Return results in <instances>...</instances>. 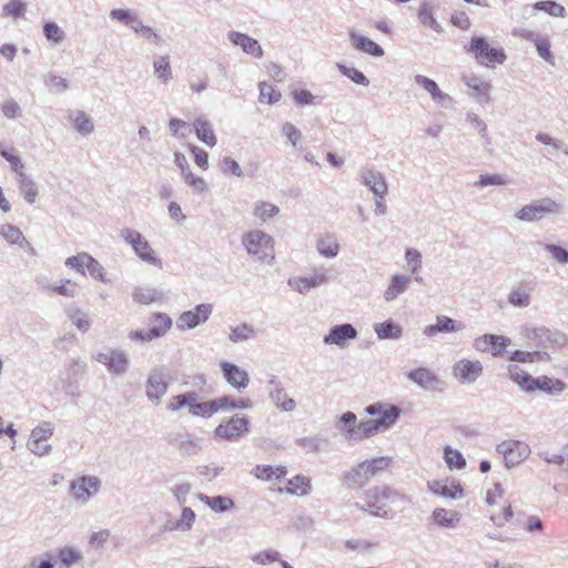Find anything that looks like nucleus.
Listing matches in <instances>:
<instances>
[{"label": "nucleus", "instance_id": "54", "mask_svg": "<svg viewBox=\"0 0 568 568\" xmlns=\"http://www.w3.org/2000/svg\"><path fill=\"white\" fill-rule=\"evenodd\" d=\"M444 459L450 469H464L466 467V460L462 453L449 446H446L444 449Z\"/></svg>", "mask_w": 568, "mask_h": 568}, {"label": "nucleus", "instance_id": "32", "mask_svg": "<svg viewBox=\"0 0 568 568\" xmlns=\"http://www.w3.org/2000/svg\"><path fill=\"white\" fill-rule=\"evenodd\" d=\"M197 498L215 513H226L235 508L233 499L227 496H207L199 494Z\"/></svg>", "mask_w": 568, "mask_h": 568}, {"label": "nucleus", "instance_id": "56", "mask_svg": "<svg viewBox=\"0 0 568 568\" xmlns=\"http://www.w3.org/2000/svg\"><path fill=\"white\" fill-rule=\"evenodd\" d=\"M467 122L475 129L484 141V144H490L491 140L487 132V124L476 113L468 112L466 115Z\"/></svg>", "mask_w": 568, "mask_h": 568}, {"label": "nucleus", "instance_id": "23", "mask_svg": "<svg viewBox=\"0 0 568 568\" xmlns=\"http://www.w3.org/2000/svg\"><path fill=\"white\" fill-rule=\"evenodd\" d=\"M268 386V396L278 409L282 412H293L295 409V400L287 395L282 383L275 376H271Z\"/></svg>", "mask_w": 568, "mask_h": 568}, {"label": "nucleus", "instance_id": "60", "mask_svg": "<svg viewBox=\"0 0 568 568\" xmlns=\"http://www.w3.org/2000/svg\"><path fill=\"white\" fill-rule=\"evenodd\" d=\"M48 288L69 298L75 297L78 294V285L71 280H62L59 285H51Z\"/></svg>", "mask_w": 568, "mask_h": 568}, {"label": "nucleus", "instance_id": "22", "mask_svg": "<svg viewBox=\"0 0 568 568\" xmlns=\"http://www.w3.org/2000/svg\"><path fill=\"white\" fill-rule=\"evenodd\" d=\"M220 367L224 379L233 388L242 390L248 386L250 376L246 371L230 362H222Z\"/></svg>", "mask_w": 568, "mask_h": 568}, {"label": "nucleus", "instance_id": "48", "mask_svg": "<svg viewBox=\"0 0 568 568\" xmlns=\"http://www.w3.org/2000/svg\"><path fill=\"white\" fill-rule=\"evenodd\" d=\"M509 378L516 383L523 390L528 392L532 382V376L523 371L518 365L508 366Z\"/></svg>", "mask_w": 568, "mask_h": 568}, {"label": "nucleus", "instance_id": "61", "mask_svg": "<svg viewBox=\"0 0 568 568\" xmlns=\"http://www.w3.org/2000/svg\"><path fill=\"white\" fill-rule=\"evenodd\" d=\"M190 413L194 416L211 417L213 414L217 413L216 398L192 405Z\"/></svg>", "mask_w": 568, "mask_h": 568}, {"label": "nucleus", "instance_id": "62", "mask_svg": "<svg viewBox=\"0 0 568 568\" xmlns=\"http://www.w3.org/2000/svg\"><path fill=\"white\" fill-rule=\"evenodd\" d=\"M27 11V4L21 0H10L2 8L3 16H10L14 19L21 18Z\"/></svg>", "mask_w": 568, "mask_h": 568}, {"label": "nucleus", "instance_id": "6", "mask_svg": "<svg viewBox=\"0 0 568 568\" xmlns=\"http://www.w3.org/2000/svg\"><path fill=\"white\" fill-rule=\"evenodd\" d=\"M466 52L473 53L476 61L485 67H494L496 63L501 64L506 61V53L501 48H493L484 37H473L468 45L465 47Z\"/></svg>", "mask_w": 568, "mask_h": 568}, {"label": "nucleus", "instance_id": "15", "mask_svg": "<svg viewBox=\"0 0 568 568\" xmlns=\"http://www.w3.org/2000/svg\"><path fill=\"white\" fill-rule=\"evenodd\" d=\"M358 180L375 196L385 197L388 193V184L385 175L374 168H363L358 173Z\"/></svg>", "mask_w": 568, "mask_h": 568}, {"label": "nucleus", "instance_id": "35", "mask_svg": "<svg viewBox=\"0 0 568 568\" xmlns=\"http://www.w3.org/2000/svg\"><path fill=\"white\" fill-rule=\"evenodd\" d=\"M417 17H418L419 22L423 26L428 27L436 32L443 31L440 24L436 21L435 17H434V7L429 0L420 1L419 8L417 11Z\"/></svg>", "mask_w": 568, "mask_h": 568}, {"label": "nucleus", "instance_id": "2", "mask_svg": "<svg viewBox=\"0 0 568 568\" xmlns=\"http://www.w3.org/2000/svg\"><path fill=\"white\" fill-rule=\"evenodd\" d=\"M241 244L254 261L273 265L275 261V241L266 232L255 229L241 235Z\"/></svg>", "mask_w": 568, "mask_h": 568}, {"label": "nucleus", "instance_id": "42", "mask_svg": "<svg viewBox=\"0 0 568 568\" xmlns=\"http://www.w3.org/2000/svg\"><path fill=\"white\" fill-rule=\"evenodd\" d=\"M69 120L72 122L75 130L82 135L91 134L94 130L90 115L84 111L71 112L69 114Z\"/></svg>", "mask_w": 568, "mask_h": 568}, {"label": "nucleus", "instance_id": "29", "mask_svg": "<svg viewBox=\"0 0 568 568\" xmlns=\"http://www.w3.org/2000/svg\"><path fill=\"white\" fill-rule=\"evenodd\" d=\"M462 519V516L456 510H447L437 507L432 513L433 523L439 528H456Z\"/></svg>", "mask_w": 568, "mask_h": 568}, {"label": "nucleus", "instance_id": "37", "mask_svg": "<svg viewBox=\"0 0 568 568\" xmlns=\"http://www.w3.org/2000/svg\"><path fill=\"white\" fill-rule=\"evenodd\" d=\"M374 331L379 339H399L403 335V328L392 320L374 325Z\"/></svg>", "mask_w": 568, "mask_h": 568}, {"label": "nucleus", "instance_id": "59", "mask_svg": "<svg viewBox=\"0 0 568 568\" xmlns=\"http://www.w3.org/2000/svg\"><path fill=\"white\" fill-rule=\"evenodd\" d=\"M69 318L71 320L72 324L83 333L88 332L91 327L88 314L80 308L70 310Z\"/></svg>", "mask_w": 568, "mask_h": 568}, {"label": "nucleus", "instance_id": "47", "mask_svg": "<svg viewBox=\"0 0 568 568\" xmlns=\"http://www.w3.org/2000/svg\"><path fill=\"white\" fill-rule=\"evenodd\" d=\"M133 301L140 304H151L161 301L163 293L153 287H136L132 293Z\"/></svg>", "mask_w": 568, "mask_h": 568}, {"label": "nucleus", "instance_id": "53", "mask_svg": "<svg viewBox=\"0 0 568 568\" xmlns=\"http://www.w3.org/2000/svg\"><path fill=\"white\" fill-rule=\"evenodd\" d=\"M57 555L60 562L65 567H70L82 560V554L73 547L59 548Z\"/></svg>", "mask_w": 568, "mask_h": 568}, {"label": "nucleus", "instance_id": "49", "mask_svg": "<svg viewBox=\"0 0 568 568\" xmlns=\"http://www.w3.org/2000/svg\"><path fill=\"white\" fill-rule=\"evenodd\" d=\"M530 293L531 288L519 286L514 290L508 295V302L517 307H527L530 304Z\"/></svg>", "mask_w": 568, "mask_h": 568}, {"label": "nucleus", "instance_id": "1", "mask_svg": "<svg viewBox=\"0 0 568 568\" xmlns=\"http://www.w3.org/2000/svg\"><path fill=\"white\" fill-rule=\"evenodd\" d=\"M406 503H409V499L405 495L387 485H382L368 488L364 493V504H356V507L375 517L388 518L393 506H402Z\"/></svg>", "mask_w": 568, "mask_h": 568}, {"label": "nucleus", "instance_id": "45", "mask_svg": "<svg viewBox=\"0 0 568 568\" xmlns=\"http://www.w3.org/2000/svg\"><path fill=\"white\" fill-rule=\"evenodd\" d=\"M284 490L291 495L306 496L312 490L311 479L305 476L297 475L288 480Z\"/></svg>", "mask_w": 568, "mask_h": 568}, {"label": "nucleus", "instance_id": "3", "mask_svg": "<svg viewBox=\"0 0 568 568\" xmlns=\"http://www.w3.org/2000/svg\"><path fill=\"white\" fill-rule=\"evenodd\" d=\"M524 336L530 347L536 351H545L548 348L564 347L568 343V335L560 331H551L547 327L525 328Z\"/></svg>", "mask_w": 568, "mask_h": 568}, {"label": "nucleus", "instance_id": "31", "mask_svg": "<svg viewBox=\"0 0 568 568\" xmlns=\"http://www.w3.org/2000/svg\"><path fill=\"white\" fill-rule=\"evenodd\" d=\"M565 388V383L560 379H552L547 376L532 377L528 393L541 390L548 394H560Z\"/></svg>", "mask_w": 568, "mask_h": 568}, {"label": "nucleus", "instance_id": "9", "mask_svg": "<svg viewBox=\"0 0 568 568\" xmlns=\"http://www.w3.org/2000/svg\"><path fill=\"white\" fill-rule=\"evenodd\" d=\"M328 282L329 270L324 265H318L315 266L308 275L291 277L287 284L300 294L306 295L311 290L325 285Z\"/></svg>", "mask_w": 568, "mask_h": 568}, {"label": "nucleus", "instance_id": "46", "mask_svg": "<svg viewBox=\"0 0 568 568\" xmlns=\"http://www.w3.org/2000/svg\"><path fill=\"white\" fill-rule=\"evenodd\" d=\"M280 213V209L270 202L257 201L254 203L253 215L261 223H265Z\"/></svg>", "mask_w": 568, "mask_h": 568}, {"label": "nucleus", "instance_id": "57", "mask_svg": "<svg viewBox=\"0 0 568 568\" xmlns=\"http://www.w3.org/2000/svg\"><path fill=\"white\" fill-rule=\"evenodd\" d=\"M345 547L349 550L357 551L358 554H368L378 547L377 542L367 539L355 538L345 541Z\"/></svg>", "mask_w": 568, "mask_h": 568}, {"label": "nucleus", "instance_id": "17", "mask_svg": "<svg viewBox=\"0 0 568 568\" xmlns=\"http://www.w3.org/2000/svg\"><path fill=\"white\" fill-rule=\"evenodd\" d=\"M407 378L424 388L425 390H438L442 392L445 387V383L427 367H418L409 371L406 374Z\"/></svg>", "mask_w": 568, "mask_h": 568}, {"label": "nucleus", "instance_id": "8", "mask_svg": "<svg viewBox=\"0 0 568 568\" xmlns=\"http://www.w3.org/2000/svg\"><path fill=\"white\" fill-rule=\"evenodd\" d=\"M171 382L170 373L164 367H153L145 382V396L146 398L159 405L166 394Z\"/></svg>", "mask_w": 568, "mask_h": 568}, {"label": "nucleus", "instance_id": "58", "mask_svg": "<svg viewBox=\"0 0 568 568\" xmlns=\"http://www.w3.org/2000/svg\"><path fill=\"white\" fill-rule=\"evenodd\" d=\"M89 255V253L81 252L77 255L70 256L64 261V265L69 268L75 270L82 275H85Z\"/></svg>", "mask_w": 568, "mask_h": 568}, {"label": "nucleus", "instance_id": "63", "mask_svg": "<svg viewBox=\"0 0 568 568\" xmlns=\"http://www.w3.org/2000/svg\"><path fill=\"white\" fill-rule=\"evenodd\" d=\"M260 102L273 104L280 101L281 93L276 91L271 84L265 82L260 83Z\"/></svg>", "mask_w": 568, "mask_h": 568}, {"label": "nucleus", "instance_id": "40", "mask_svg": "<svg viewBox=\"0 0 568 568\" xmlns=\"http://www.w3.org/2000/svg\"><path fill=\"white\" fill-rule=\"evenodd\" d=\"M194 129L196 136L205 143L207 146H214L217 142L216 136L214 134L212 124L202 118H199L194 122Z\"/></svg>", "mask_w": 568, "mask_h": 568}, {"label": "nucleus", "instance_id": "50", "mask_svg": "<svg viewBox=\"0 0 568 568\" xmlns=\"http://www.w3.org/2000/svg\"><path fill=\"white\" fill-rule=\"evenodd\" d=\"M255 334V329L252 325L243 323L235 327H231L229 338L232 343L246 342L252 338Z\"/></svg>", "mask_w": 568, "mask_h": 568}, {"label": "nucleus", "instance_id": "51", "mask_svg": "<svg viewBox=\"0 0 568 568\" xmlns=\"http://www.w3.org/2000/svg\"><path fill=\"white\" fill-rule=\"evenodd\" d=\"M55 560L51 552L45 551L26 561L21 568H55Z\"/></svg>", "mask_w": 568, "mask_h": 568}, {"label": "nucleus", "instance_id": "16", "mask_svg": "<svg viewBox=\"0 0 568 568\" xmlns=\"http://www.w3.org/2000/svg\"><path fill=\"white\" fill-rule=\"evenodd\" d=\"M212 304H199L193 310L183 312L179 316L176 325L181 329H192L197 325L205 323L212 314Z\"/></svg>", "mask_w": 568, "mask_h": 568}, {"label": "nucleus", "instance_id": "33", "mask_svg": "<svg viewBox=\"0 0 568 568\" xmlns=\"http://www.w3.org/2000/svg\"><path fill=\"white\" fill-rule=\"evenodd\" d=\"M339 243L335 235L325 234L317 239L316 241V250L318 254L326 258H334L339 253Z\"/></svg>", "mask_w": 568, "mask_h": 568}, {"label": "nucleus", "instance_id": "36", "mask_svg": "<svg viewBox=\"0 0 568 568\" xmlns=\"http://www.w3.org/2000/svg\"><path fill=\"white\" fill-rule=\"evenodd\" d=\"M17 181L23 200L28 204H33L39 193L37 183L27 173L20 174V176L17 178Z\"/></svg>", "mask_w": 568, "mask_h": 568}, {"label": "nucleus", "instance_id": "5", "mask_svg": "<svg viewBox=\"0 0 568 568\" xmlns=\"http://www.w3.org/2000/svg\"><path fill=\"white\" fill-rule=\"evenodd\" d=\"M400 413L402 409L398 406L389 405L378 418L358 423L354 440L369 438L379 432L388 429L397 422Z\"/></svg>", "mask_w": 568, "mask_h": 568}, {"label": "nucleus", "instance_id": "64", "mask_svg": "<svg viewBox=\"0 0 568 568\" xmlns=\"http://www.w3.org/2000/svg\"><path fill=\"white\" fill-rule=\"evenodd\" d=\"M539 244L544 247V250L546 252H548L554 260H556L558 263L560 264H566L568 263V250H566L565 247L560 246V245H556V244H547V243H541L539 242Z\"/></svg>", "mask_w": 568, "mask_h": 568}, {"label": "nucleus", "instance_id": "13", "mask_svg": "<svg viewBox=\"0 0 568 568\" xmlns=\"http://www.w3.org/2000/svg\"><path fill=\"white\" fill-rule=\"evenodd\" d=\"M248 432L247 417L234 415L215 428L214 436L219 439L236 442Z\"/></svg>", "mask_w": 568, "mask_h": 568}, {"label": "nucleus", "instance_id": "20", "mask_svg": "<svg viewBox=\"0 0 568 568\" xmlns=\"http://www.w3.org/2000/svg\"><path fill=\"white\" fill-rule=\"evenodd\" d=\"M357 329L349 323L334 325L329 328L328 334L323 338L326 345H336L344 348L348 341L357 337Z\"/></svg>", "mask_w": 568, "mask_h": 568}, {"label": "nucleus", "instance_id": "12", "mask_svg": "<svg viewBox=\"0 0 568 568\" xmlns=\"http://www.w3.org/2000/svg\"><path fill=\"white\" fill-rule=\"evenodd\" d=\"M496 452L503 455L506 467L513 468L528 458L530 447L519 440H504L496 446Z\"/></svg>", "mask_w": 568, "mask_h": 568}, {"label": "nucleus", "instance_id": "26", "mask_svg": "<svg viewBox=\"0 0 568 568\" xmlns=\"http://www.w3.org/2000/svg\"><path fill=\"white\" fill-rule=\"evenodd\" d=\"M351 43L353 48L359 52L369 54L375 58H381L384 55L385 51L384 49L373 41L372 39L356 32V31H349L348 33Z\"/></svg>", "mask_w": 568, "mask_h": 568}, {"label": "nucleus", "instance_id": "39", "mask_svg": "<svg viewBox=\"0 0 568 568\" xmlns=\"http://www.w3.org/2000/svg\"><path fill=\"white\" fill-rule=\"evenodd\" d=\"M393 463V458L388 456H382V457H375L372 459H366L362 462V466H364L365 474L368 478V480L376 476L377 474L382 473L383 470L387 469L390 464Z\"/></svg>", "mask_w": 568, "mask_h": 568}, {"label": "nucleus", "instance_id": "24", "mask_svg": "<svg viewBox=\"0 0 568 568\" xmlns=\"http://www.w3.org/2000/svg\"><path fill=\"white\" fill-rule=\"evenodd\" d=\"M463 322L456 321L445 315H438L436 323L425 326L423 334L427 337H434L439 333H455L465 329Z\"/></svg>", "mask_w": 568, "mask_h": 568}, {"label": "nucleus", "instance_id": "41", "mask_svg": "<svg viewBox=\"0 0 568 568\" xmlns=\"http://www.w3.org/2000/svg\"><path fill=\"white\" fill-rule=\"evenodd\" d=\"M0 234L10 244H17L20 247H30V243L26 240L21 230L12 224H6L0 227Z\"/></svg>", "mask_w": 568, "mask_h": 568}, {"label": "nucleus", "instance_id": "27", "mask_svg": "<svg viewBox=\"0 0 568 568\" xmlns=\"http://www.w3.org/2000/svg\"><path fill=\"white\" fill-rule=\"evenodd\" d=\"M427 488L434 495L448 499H459L464 495L459 484L448 485V483L444 480H428Z\"/></svg>", "mask_w": 568, "mask_h": 568}, {"label": "nucleus", "instance_id": "44", "mask_svg": "<svg viewBox=\"0 0 568 568\" xmlns=\"http://www.w3.org/2000/svg\"><path fill=\"white\" fill-rule=\"evenodd\" d=\"M550 358V355L545 351H515L509 356L511 362L517 363L549 362Z\"/></svg>", "mask_w": 568, "mask_h": 568}, {"label": "nucleus", "instance_id": "25", "mask_svg": "<svg viewBox=\"0 0 568 568\" xmlns=\"http://www.w3.org/2000/svg\"><path fill=\"white\" fill-rule=\"evenodd\" d=\"M227 39L234 44L240 47L245 53L251 54L255 58L263 57V49L257 40L251 38L250 36L239 32V31H230L227 33Z\"/></svg>", "mask_w": 568, "mask_h": 568}, {"label": "nucleus", "instance_id": "43", "mask_svg": "<svg viewBox=\"0 0 568 568\" xmlns=\"http://www.w3.org/2000/svg\"><path fill=\"white\" fill-rule=\"evenodd\" d=\"M153 72L161 83H169V81L173 78L169 55H160L154 59Z\"/></svg>", "mask_w": 568, "mask_h": 568}, {"label": "nucleus", "instance_id": "18", "mask_svg": "<svg viewBox=\"0 0 568 568\" xmlns=\"http://www.w3.org/2000/svg\"><path fill=\"white\" fill-rule=\"evenodd\" d=\"M484 367L479 361L460 359L453 365V375L462 384L475 383L483 374Z\"/></svg>", "mask_w": 568, "mask_h": 568}, {"label": "nucleus", "instance_id": "21", "mask_svg": "<svg viewBox=\"0 0 568 568\" xmlns=\"http://www.w3.org/2000/svg\"><path fill=\"white\" fill-rule=\"evenodd\" d=\"M463 82L469 89V94L478 103H488L490 101L491 84L476 74H464Z\"/></svg>", "mask_w": 568, "mask_h": 568}, {"label": "nucleus", "instance_id": "55", "mask_svg": "<svg viewBox=\"0 0 568 568\" xmlns=\"http://www.w3.org/2000/svg\"><path fill=\"white\" fill-rule=\"evenodd\" d=\"M337 68L343 75L348 78L354 83L363 85V87L369 85V80L367 79V77L362 71L357 70L356 68L346 67L341 63L337 64Z\"/></svg>", "mask_w": 568, "mask_h": 568}, {"label": "nucleus", "instance_id": "4", "mask_svg": "<svg viewBox=\"0 0 568 568\" xmlns=\"http://www.w3.org/2000/svg\"><path fill=\"white\" fill-rule=\"evenodd\" d=\"M562 212L561 203L551 197H542L524 205L515 213V219L520 222H539L545 216L560 214Z\"/></svg>", "mask_w": 568, "mask_h": 568}, {"label": "nucleus", "instance_id": "34", "mask_svg": "<svg viewBox=\"0 0 568 568\" xmlns=\"http://www.w3.org/2000/svg\"><path fill=\"white\" fill-rule=\"evenodd\" d=\"M357 426V417L353 412L344 413L335 424V427L344 434L348 442L355 439Z\"/></svg>", "mask_w": 568, "mask_h": 568}, {"label": "nucleus", "instance_id": "52", "mask_svg": "<svg viewBox=\"0 0 568 568\" xmlns=\"http://www.w3.org/2000/svg\"><path fill=\"white\" fill-rule=\"evenodd\" d=\"M500 339V343L504 345L510 344V338L503 336V335H495V334H484L479 337H477L474 341V348L479 352H486L490 348L491 342H497Z\"/></svg>", "mask_w": 568, "mask_h": 568}, {"label": "nucleus", "instance_id": "30", "mask_svg": "<svg viewBox=\"0 0 568 568\" xmlns=\"http://www.w3.org/2000/svg\"><path fill=\"white\" fill-rule=\"evenodd\" d=\"M410 277L408 275L395 274L390 277L387 288L384 291V300L392 302L408 288Z\"/></svg>", "mask_w": 568, "mask_h": 568}, {"label": "nucleus", "instance_id": "28", "mask_svg": "<svg viewBox=\"0 0 568 568\" xmlns=\"http://www.w3.org/2000/svg\"><path fill=\"white\" fill-rule=\"evenodd\" d=\"M368 481L364 466H362L361 463L344 471L342 475V483L348 489L359 490Z\"/></svg>", "mask_w": 568, "mask_h": 568}, {"label": "nucleus", "instance_id": "38", "mask_svg": "<svg viewBox=\"0 0 568 568\" xmlns=\"http://www.w3.org/2000/svg\"><path fill=\"white\" fill-rule=\"evenodd\" d=\"M217 412L219 410H236L250 409L253 407V402L250 398H235L232 396H221L216 398Z\"/></svg>", "mask_w": 568, "mask_h": 568}, {"label": "nucleus", "instance_id": "14", "mask_svg": "<svg viewBox=\"0 0 568 568\" xmlns=\"http://www.w3.org/2000/svg\"><path fill=\"white\" fill-rule=\"evenodd\" d=\"M53 435V427L50 422L40 423L30 435L28 440V448L31 453L38 456L48 455L52 446L47 444V439H49Z\"/></svg>", "mask_w": 568, "mask_h": 568}, {"label": "nucleus", "instance_id": "7", "mask_svg": "<svg viewBox=\"0 0 568 568\" xmlns=\"http://www.w3.org/2000/svg\"><path fill=\"white\" fill-rule=\"evenodd\" d=\"M120 236L133 248L134 253L143 262L160 270L163 267L161 258L158 257L155 251L151 247L148 240L139 231L125 227L121 230Z\"/></svg>", "mask_w": 568, "mask_h": 568}, {"label": "nucleus", "instance_id": "10", "mask_svg": "<svg viewBox=\"0 0 568 568\" xmlns=\"http://www.w3.org/2000/svg\"><path fill=\"white\" fill-rule=\"evenodd\" d=\"M98 363L104 365L109 373L114 375H124L130 367V355L128 352L119 348H108L93 356Z\"/></svg>", "mask_w": 568, "mask_h": 568}, {"label": "nucleus", "instance_id": "11", "mask_svg": "<svg viewBox=\"0 0 568 568\" xmlns=\"http://www.w3.org/2000/svg\"><path fill=\"white\" fill-rule=\"evenodd\" d=\"M101 488L97 476H81L70 484V496L78 505H85Z\"/></svg>", "mask_w": 568, "mask_h": 568}, {"label": "nucleus", "instance_id": "19", "mask_svg": "<svg viewBox=\"0 0 568 568\" xmlns=\"http://www.w3.org/2000/svg\"><path fill=\"white\" fill-rule=\"evenodd\" d=\"M414 82L419 85L423 90H425L432 98V100L445 109H450L455 104V100L448 93L443 92L438 84L422 74H417L414 77Z\"/></svg>", "mask_w": 568, "mask_h": 568}]
</instances>
